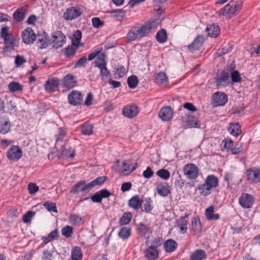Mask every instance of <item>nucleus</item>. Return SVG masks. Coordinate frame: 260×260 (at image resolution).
I'll return each mask as SVG.
<instances>
[{
	"label": "nucleus",
	"instance_id": "a19ab883",
	"mask_svg": "<svg viewBox=\"0 0 260 260\" xmlns=\"http://www.w3.org/2000/svg\"><path fill=\"white\" fill-rule=\"evenodd\" d=\"M81 132L83 135H90L93 133V126L89 123L86 122L81 126Z\"/></svg>",
	"mask_w": 260,
	"mask_h": 260
},
{
	"label": "nucleus",
	"instance_id": "37998d69",
	"mask_svg": "<svg viewBox=\"0 0 260 260\" xmlns=\"http://www.w3.org/2000/svg\"><path fill=\"white\" fill-rule=\"evenodd\" d=\"M25 13V10L24 9L19 8L14 13V19L17 22H20L24 19Z\"/></svg>",
	"mask_w": 260,
	"mask_h": 260
},
{
	"label": "nucleus",
	"instance_id": "9b49d317",
	"mask_svg": "<svg viewBox=\"0 0 260 260\" xmlns=\"http://www.w3.org/2000/svg\"><path fill=\"white\" fill-rule=\"evenodd\" d=\"M204 42V37L203 35H198L191 44L187 46L189 51L193 53L199 50Z\"/></svg>",
	"mask_w": 260,
	"mask_h": 260
},
{
	"label": "nucleus",
	"instance_id": "2eb2a0df",
	"mask_svg": "<svg viewBox=\"0 0 260 260\" xmlns=\"http://www.w3.org/2000/svg\"><path fill=\"white\" fill-rule=\"evenodd\" d=\"M22 151L18 146H13L7 152L8 158L12 160H18L22 156Z\"/></svg>",
	"mask_w": 260,
	"mask_h": 260
},
{
	"label": "nucleus",
	"instance_id": "de8ad7c7",
	"mask_svg": "<svg viewBox=\"0 0 260 260\" xmlns=\"http://www.w3.org/2000/svg\"><path fill=\"white\" fill-rule=\"evenodd\" d=\"M108 180V177L106 176H101L96 178L89 183V186L90 188H92L95 185H100L103 184L105 182Z\"/></svg>",
	"mask_w": 260,
	"mask_h": 260
},
{
	"label": "nucleus",
	"instance_id": "20e7f679",
	"mask_svg": "<svg viewBox=\"0 0 260 260\" xmlns=\"http://www.w3.org/2000/svg\"><path fill=\"white\" fill-rule=\"evenodd\" d=\"M82 14L81 8L73 6L67 9L63 14V18L67 20H73L80 17Z\"/></svg>",
	"mask_w": 260,
	"mask_h": 260
},
{
	"label": "nucleus",
	"instance_id": "338daca9",
	"mask_svg": "<svg viewBox=\"0 0 260 260\" xmlns=\"http://www.w3.org/2000/svg\"><path fill=\"white\" fill-rule=\"evenodd\" d=\"M35 212L31 211H28L26 214H25L22 218V220L24 223L30 222L31 221V218L35 215Z\"/></svg>",
	"mask_w": 260,
	"mask_h": 260
},
{
	"label": "nucleus",
	"instance_id": "4c0bfd02",
	"mask_svg": "<svg viewBox=\"0 0 260 260\" xmlns=\"http://www.w3.org/2000/svg\"><path fill=\"white\" fill-rule=\"evenodd\" d=\"M228 131L232 135L238 136L241 133V126L238 123H230Z\"/></svg>",
	"mask_w": 260,
	"mask_h": 260
},
{
	"label": "nucleus",
	"instance_id": "1a4fd4ad",
	"mask_svg": "<svg viewBox=\"0 0 260 260\" xmlns=\"http://www.w3.org/2000/svg\"><path fill=\"white\" fill-rule=\"evenodd\" d=\"M36 40L38 48L41 49L47 48L50 44L49 37L45 31L41 34H38Z\"/></svg>",
	"mask_w": 260,
	"mask_h": 260
},
{
	"label": "nucleus",
	"instance_id": "423d86ee",
	"mask_svg": "<svg viewBox=\"0 0 260 260\" xmlns=\"http://www.w3.org/2000/svg\"><path fill=\"white\" fill-rule=\"evenodd\" d=\"M183 172L188 178L194 179L199 175V169L196 165L193 164H188L184 167Z\"/></svg>",
	"mask_w": 260,
	"mask_h": 260
},
{
	"label": "nucleus",
	"instance_id": "8fccbe9b",
	"mask_svg": "<svg viewBox=\"0 0 260 260\" xmlns=\"http://www.w3.org/2000/svg\"><path fill=\"white\" fill-rule=\"evenodd\" d=\"M132 215L131 213H124L119 219V223L121 225L128 224L131 221Z\"/></svg>",
	"mask_w": 260,
	"mask_h": 260
},
{
	"label": "nucleus",
	"instance_id": "e433bc0d",
	"mask_svg": "<svg viewBox=\"0 0 260 260\" xmlns=\"http://www.w3.org/2000/svg\"><path fill=\"white\" fill-rule=\"evenodd\" d=\"M155 38L156 41L159 43H164L167 42L168 39V34L165 29H161L156 33Z\"/></svg>",
	"mask_w": 260,
	"mask_h": 260
},
{
	"label": "nucleus",
	"instance_id": "603ef678",
	"mask_svg": "<svg viewBox=\"0 0 260 260\" xmlns=\"http://www.w3.org/2000/svg\"><path fill=\"white\" fill-rule=\"evenodd\" d=\"M78 48L72 45L67 47L64 49L65 55L68 57L74 56Z\"/></svg>",
	"mask_w": 260,
	"mask_h": 260
},
{
	"label": "nucleus",
	"instance_id": "6ab92c4d",
	"mask_svg": "<svg viewBox=\"0 0 260 260\" xmlns=\"http://www.w3.org/2000/svg\"><path fill=\"white\" fill-rule=\"evenodd\" d=\"M77 82L75 77L72 74H69L63 78L61 84L64 87L72 88L76 86Z\"/></svg>",
	"mask_w": 260,
	"mask_h": 260
},
{
	"label": "nucleus",
	"instance_id": "6e6d98bb",
	"mask_svg": "<svg viewBox=\"0 0 260 260\" xmlns=\"http://www.w3.org/2000/svg\"><path fill=\"white\" fill-rule=\"evenodd\" d=\"M61 234L67 238L71 237L73 233V229L72 226L66 225L61 229Z\"/></svg>",
	"mask_w": 260,
	"mask_h": 260
},
{
	"label": "nucleus",
	"instance_id": "f03ea898",
	"mask_svg": "<svg viewBox=\"0 0 260 260\" xmlns=\"http://www.w3.org/2000/svg\"><path fill=\"white\" fill-rule=\"evenodd\" d=\"M243 2L242 0H232L226 5L220 9L217 12L220 15H223L228 18L237 15L242 9Z\"/></svg>",
	"mask_w": 260,
	"mask_h": 260
},
{
	"label": "nucleus",
	"instance_id": "dca6fc26",
	"mask_svg": "<svg viewBox=\"0 0 260 260\" xmlns=\"http://www.w3.org/2000/svg\"><path fill=\"white\" fill-rule=\"evenodd\" d=\"M247 180L253 182H260V169L253 168L248 169L246 172Z\"/></svg>",
	"mask_w": 260,
	"mask_h": 260
},
{
	"label": "nucleus",
	"instance_id": "7ed1b4c3",
	"mask_svg": "<svg viewBox=\"0 0 260 260\" xmlns=\"http://www.w3.org/2000/svg\"><path fill=\"white\" fill-rule=\"evenodd\" d=\"M219 185V179L214 175H209L207 176L204 183L198 185L197 188L200 194L204 197L210 194L213 188Z\"/></svg>",
	"mask_w": 260,
	"mask_h": 260
},
{
	"label": "nucleus",
	"instance_id": "5701e85b",
	"mask_svg": "<svg viewBox=\"0 0 260 260\" xmlns=\"http://www.w3.org/2000/svg\"><path fill=\"white\" fill-rule=\"evenodd\" d=\"M156 190L158 194L163 197H167L171 192L170 186L168 183L165 182H160L157 185Z\"/></svg>",
	"mask_w": 260,
	"mask_h": 260
},
{
	"label": "nucleus",
	"instance_id": "c9c22d12",
	"mask_svg": "<svg viewBox=\"0 0 260 260\" xmlns=\"http://www.w3.org/2000/svg\"><path fill=\"white\" fill-rule=\"evenodd\" d=\"M192 229L196 233H200L202 231V224L199 217H193L191 219Z\"/></svg>",
	"mask_w": 260,
	"mask_h": 260
},
{
	"label": "nucleus",
	"instance_id": "864d4df0",
	"mask_svg": "<svg viewBox=\"0 0 260 260\" xmlns=\"http://www.w3.org/2000/svg\"><path fill=\"white\" fill-rule=\"evenodd\" d=\"M99 69L100 70V75L101 76V78L102 80L104 81L105 80L106 78L110 76V72L108 70L107 66H100Z\"/></svg>",
	"mask_w": 260,
	"mask_h": 260
},
{
	"label": "nucleus",
	"instance_id": "13d9d810",
	"mask_svg": "<svg viewBox=\"0 0 260 260\" xmlns=\"http://www.w3.org/2000/svg\"><path fill=\"white\" fill-rule=\"evenodd\" d=\"M222 144H223V148L225 149H231L234 146V142L230 138H225L222 141Z\"/></svg>",
	"mask_w": 260,
	"mask_h": 260
},
{
	"label": "nucleus",
	"instance_id": "f8f14e48",
	"mask_svg": "<svg viewBox=\"0 0 260 260\" xmlns=\"http://www.w3.org/2000/svg\"><path fill=\"white\" fill-rule=\"evenodd\" d=\"M68 99L70 104L73 106H78L82 102L83 96L79 91L74 90L69 94Z\"/></svg>",
	"mask_w": 260,
	"mask_h": 260
},
{
	"label": "nucleus",
	"instance_id": "a878e982",
	"mask_svg": "<svg viewBox=\"0 0 260 260\" xmlns=\"http://www.w3.org/2000/svg\"><path fill=\"white\" fill-rule=\"evenodd\" d=\"M142 200L138 195L133 197L128 201V206L135 210H137L142 207Z\"/></svg>",
	"mask_w": 260,
	"mask_h": 260
},
{
	"label": "nucleus",
	"instance_id": "79ce46f5",
	"mask_svg": "<svg viewBox=\"0 0 260 260\" xmlns=\"http://www.w3.org/2000/svg\"><path fill=\"white\" fill-rule=\"evenodd\" d=\"M72 260H82V253L81 249L79 247H75L73 248L71 252Z\"/></svg>",
	"mask_w": 260,
	"mask_h": 260
},
{
	"label": "nucleus",
	"instance_id": "f257e3e1",
	"mask_svg": "<svg viewBox=\"0 0 260 260\" xmlns=\"http://www.w3.org/2000/svg\"><path fill=\"white\" fill-rule=\"evenodd\" d=\"M158 21L157 19H154L145 23L138 29L132 28L127 35V39L129 41H133L138 38L146 36L152 29L156 27Z\"/></svg>",
	"mask_w": 260,
	"mask_h": 260
},
{
	"label": "nucleus",
	"instance_id": "052dcab7",
	"mask_svg": "<svg viewBox=\"0 0 260 260\" xmlns=\"http://www.w3.org/2000/svg\"><path fill=\"white\" fill-rule=\"evenodd\" d=\"M15 40L4 42L5 46L3 48L4 52H8L10 50L13 49L15 46Z\"/></svg>",
	"mask_w": 260,
	"mask_h": 260
},
{
	"label": "nucleus",
	"instance_id": "c756f323",
	"mask_svg": "<svg viewBox=\"0 0 260 260\" xmlns=\"http://www.w3.org/2000/svg\"><path fill=\"white\" fill-rule=\"evenodd\" d=\"M164 246L167 252H172L177 249L178 244L175 240L169 239L164 243Z\"/></svg>",
	"mask_w": 260,
	"mask_h": 260
},
{
	"label": "nucleus",
	"instance_id": "6e6552de",
	"mask_svg": "<svg viewBox=\"0 0 260 260\" xmlns=\"http://www.w3.org/2000/svg\"><path fill=\"white\" fill-rule=\"evenodd\" d=\"M253 197L248 193H242L239 199L240 205L244 208H251L254 203Z\"/></svg>",
	"mask_w": 260,
	"mask_h": 260
},
{
	"label": "nucleus",
	"instance_id": "393cba45",
	"mask_svg": "<svg viewBox=\"0 0 260 260\" xmlns=\"http://www.w3.org/2000/svg\"><path fill=\"white\" fill-rule=\"evenodd\" d=\"M144 253L148 260H156L158 258L159 251L157 249L148 247L144 251Z\"/></svg>",
	"mask_w": 260,
	"mask_h": 260
},
{
	"label": "nucleus",
	"instance_id": "c03bdc74",
	"mask_svg": "<svg viewBox=\"0 0 260 260\" xmlns=\"http://www.w3.org/2000/svg\"><path fill=\"white\" fill-rule=\"evenodd\" d=\"M131 235V229L125 226L121 228L118 233L119 237L123 240L127 239L130 237Z\"/></svg>",
	"mask_w": 260,
	"mask_h": 260
},
{
	"label": "nucleus",
	"instance_id": "4468645a",
	"mask_svg": "<svg viewBox=\"0 0 260 260\" xmlns=\"http://www.w3.org/2000/svg\"><path fill=\"white\" fill-rule=\"evenodd\" d=\"M174 115L173 109L170 106H166L161 108L159 112V117L163 121H170Z\"/></svg>",
	"mask_w": 260,
	"mask_h": 260
},
{
	"label": "nucleus",
	"instance_id": "9d476101",
	"mask_svg": "<svg viewBox=\"0 0 260 260\" xmlns=\"http://www.w3.org/2000/svg\"><path fill=\"white\" fill-rule=\"evenodd\" d=\"M60 84V80L56 78H49L46 81L44 88L48 92L52 93L58 90Z\"/></svg>",
	"mask_w": 260,
	"mask_h": 260
},
{
	"label": "nucleus",
	"instance_id": "bb28decb",
	"mask_svg": "<svg viewBox=\"0 0 260 260\" xmlns=\"http://www.w3.org/2000/svg\"><path fill=\"white\" fill-rule=\"evenodd\" d=\"M163 240L161 237H157L153 240H148L146 241L145 244L148 247L157 249V248L161 245Z\"/></svg>",
	"mask_w": 260,
	"mask_h": 260
},
{
	"label": "nucleus",
	"instance_id": "cd10ccee",
	"mask_svg": "<svg viewBox=\"0 0 260 260\" xmlns=\"http://www.w3.org/2000/svg\"><path fill=\"white\" fill-rule=\"evenodd\" d=\"M205 31L208 33V36L216 38L220 33V28L218 25L212 24L207 26Z\"/></svg>",
	"mask_w": 260,
	"mask_h": 260
},
{
	"label": "nucleus",
	"instance_id": "4be33fe9",
	"mask_svg": "<svg viewBox=\"0 0 260 260\" xmlns=\"http://www.w3.org/2000/svg\"><path fill=\"white\" fill-rule=\"evenodd\" d=\"M123 114L128 118L136 117L139 113L138 107L136 105L125 107L122 110Z\"/></svg>",
	"mask_w": 260,
	"mask_h": 260
},
{
	"label": "nucleus",
	"instance_id": "ea45409f",
	"mask_svg": "<svg viewBox=\"0 0 260 260\" xmlns=\"http://www.w3.org/2000/svg\"><path fill=\"white\" fill-rule=\"evenodd\" d=\"M107 55L105 52L102 53L100 55H99L96 59L95 61L94 62L95 64V67L99 68L100 66H107Z\"/></svg>",
	"mask_w": 260,
	"mask_h": 260
},
{
	"label": "nucleus",
	"instance_id": "39448f33",
	"mask_svg": "<svg viewBox=\"0 0 260 260\" xmlns=\"http://www.w3.org/2000/svg\"><path fill=\"white\" fill-rule=\"evenodd\" d=\"M22 40L26 45L32 44L36 39V35L30 27H27L22 32Z\"/></svg>",
	"mask_w": 260,
	"mask_h": 260
},
{
	"label": "nucleus",
	"instance_id": "774afa93",
	"mask_svg": "<svg viewBox=\"0 0 260 260\" xmlns=\"http://www.w3.org/2000/svg\"><path fill=\"white\" fill-rule=\"evenodd\" d=\"M52 256L53 251L48 250H44L43 252L42 259V260H51Z\"/></svg>",
	"mask_w": 260,
	"mask_h": 260
},
{
	"label": "nucleus",
	"instance_id": "473e14b6",
	"mask_svg": "<svg viewBox=\"0 0 260 260\" xmlns=\"http://www.w3.org/2000/svg\"><path fill=\"white\" fill-rule=\"evenodd\" d=\"M201 126L200 121L195 116H189L186 122V126L188 128H199Z\"/></svg>",
	"mask_w": 260,
	"mask_h": 260
},
{
	"label": "nucleus",
	"instance_id": "0e129e2a",
	"mask_svg": "<svg viewBox=\"0 0 260 260\" xmlns=\"http://www.w3.org/2000/svg\"><path fill=\"white\" fill-rule=\"evenodd\" d=\"M26 62V59L23 56L17 55L15 57V63L16 67H20Z\"/></svg>",
	"mask_w": 260,
	"mask_h": 260
},
{
	"label": "nucleus",
	"instance_id": "09e8293b",
	"mask_svg": "<svg viewBox=\"0 0 260 260\" xmlns=\"http://www.w3.org/2000/svg\"><path fill=\"white\" fill-rule=\"evenodd\" d=\"M8 89L11 92H14L22 90V87L19 83L13 81L8 85Z\"/></svg>",
	"mask_w": 260,
	"mask_h": 260
},
{
	"label": "nucleus",
	"instance_id": "f704fd0d",
	"mask_svg": "<svg viewBox=\"0 0 260 260\" xmlns=\"http://www.w3.org/2000/svg\"><path fill=\"white\" fill-rule=\"evenodd\" d=\"M206 254L204 250L202 249H197L195 250L191 255V260H204L206 258Z\"/></svg>",
	"mask_w": 260,
	"mask_h": 260
},
{
	"label": "nucleus",
	"instance_id": "412c9836",
	"mask_svg": "<svg viewBox=\"0 0 260 260\" xmlns=\"http://www.w3.org/2000/svg\"><path fill=\"white\" fill-rule=\"evenodd\" d=\"M89 188H91L89 186V183H86L84 181H81L75 184L71 190L70 193H78L79 192H83Z\"/></svg>",
	"mask_w": 260,
	"mask_h": 260
},
{
	"label": "nucleus",
	"instance_id": "b1692460",
	"mask_svg": "<svg viewBox=\"0 0 260 260\" xmlns=\"http://www.w3.org/2000/svg\"><path fill=\"white\" fill-rule=\"evenodd\" d=\"M229 73L226 71H222L219 77L216 79V83L218 87L224 86L229 84Z\"/></svg>",
	"mask_w": 260,
	"mask_h": 260
},
{
	"label": "nucleus",
	"instance_id": "69168bd1",
	"mask_svg": "<svg viewBox=\"0 0 260 260\" xmlns=\"http://www.w3.org/2000/svg\"><path fill=\"white\" fill-rule=\"evenodd\" d=\"M154 175V172L151 167H148L147 169L143 171L142 176L146 179H149Z\"/></svg>",
	"mask_w": 260,
	"mask_h": 260
},
{
	"label": "nucleus",
	"instance_id": "3c124183",
	"mask_svg": "<svg viewBox=\"0 0 260 260\" xmlns=\"http://www.w3.org/2000/svg\"><path fill=\"white\" fill-rule=\"evenodd\" d=\"M70 222L74 225H79L82 221V217L80 215L75 214H71L69 217Z\"/></svg>",
	"mask_w": 260,
	"mask_h": 260
},
{
	"label": "nucleus",
	"instance_id": "e2e57ef3",
	"mask_svg": "<svg viewBox=\"0 0 260 260\" xmlns=\"http://www.w3.org/2000/svg\"><path fill=\"white\" fill-rule=\"evenodd\" d=\"M231 77L233 82L237 83L241 81V77H240L239 72L237 70L232 72Z\"/></svg>",
	"mask_w": 260,
	"mask_h": 260
},
{
	"label": "nucleus",
	"instance_id": "2f4dec72",
	"mask_svg": "<svg viewBox=\"0 0 260 260\" xmlns=\"http://www.w3.org/2000/svg\"><path fill=\"white\" fill-rule=\"evenodd\" d=\"M11 123L8 118L0 120V133L6 134L10 129Z\"/></svg>",
	"mask_w": 260,
	"mask_h": 260
},
{
	"label": "nucleus",
	"instance_id": "0eeeda50",
	"mask_svg": "<svg viewBox=\"0 0 260 260\" xmlns=\"http://www.w3.org/2000/svg\"><path fill=\"white\" fill-rule=\"evenodd\" d=\"M227 101V95L224 92H217L212 97V103L214 107L223 106Z\"/></svg>",
	"mask_w": 260,
	"mask_h": 260
},
{
	"label": "nucleus",
	"instance_id": "aec40b11",
	"mask_svg": "<svg viewBox=\"0 0 260 260\" xmlns=\"http://www.w3.org/2000/svg\"><path fill=\"white\" fill-rule=\"evenodd\" d=\"M188 214H186L185 216H181L176 220L175 224L179 228V233L181 234H184L186 232L188 223L186 219L188 218Z\"/></svg>",
	"mask_w": 260,
	"mask_h": 260
},
{
	"label": "nucleus",
	"instance_id": "49530a36",
	"mask_svg": "<svg viewBox=\"0 0 260 260\" xmlns=\"http://www.w3.org/2000/svg\"><path fill=\"white\" fill-rule=\"evenodd\" d=\"M127 82L129 88L134 89L138 86L139 80L136 75H133L128 77Z\"/></svg>",
	"mask_w": 260,
	"mask_h": 260
},
{
	"label": "nucleus",
	"instance_id": "a18cd8bd",
	"mask_svg": "<svg viewBox=\"0 0 260 260\" xmlns=\"http://www.w3.org/2000/svg\"><path fill=\"white\" fill-rule=\"evenodd\" d=\"M155 81L157 84L162 85L168 81V77L165 73L160 72L156 75Z\"/></svg>",
	"mask_w": 260,
	"mask_h": 260
},
{
	"label": "nucleus",
	"instance_id": "4d7b16f0",
	"mask_svg": "<svg viewBox=\"0 0 260 260\" xmlns=\"http://www.w3.org/2000/svg\"><path fill=\"white\" fill-rule=\"evenodd\" d=\"M244 143L241 142H238L234 147L231 149L232 154H238L243 150Z\"/></svg>",
	"mask_w": 260,
	"mask_h": 260
},
{
	"label": "nucleus",
	"instance_id": "7c9ffc66",
	"mask_svg": "<svg viewBox=\"0 0 260 260\" xmlns=\"http://www.w3.org/2000/svg\"><path fill=\"white\" fill-rule=\"evenodd\" d=\"M153 208L152 201L150 198H145L142 200L141 210L147 213L150 212Z\"/></svg>",
	"mask_w": 260,
	"mask_h": 260
},
{
	"label": "nucleus",
	"instance_id": "58836bf2",
	"mask_svg": "<svg viewBox=\"0 0 260 260\" xmlns=\"http://www.w3.org/2000/svg\"><path fill=\"white\" fill-rule=\"evenodd\" d=\"M58 231L57 229L50 233L47 236L42 237V239L46 244L51 241L57 239L58 237Z\"/></svg>",
	"mask_w": 260,
	"mask_h": 260
},
{
	"label": "nucleus",
	"instance_id": "ddd939ff",
	"mask_svg": "<svg viewBox=\"0 0 260 260\" xmlns=\"http://www.w3.org/2000/svg\"><path fill=\"white\" fill-rule=\"evenodd\" d=\"M66 42V37L60 31L54 32L52 35V46L58 48L61 47Z\"/></svg>",
	"mask_w": 260,
	"mask_h": 260
},
{
	"label": "nucleus",
	"instance_id": "a211bd4d",
	"mask_svg": "<svg viewBox=\"0 0 260 260\" xmlns=\"http://www.w3.org/2000/svg\"><path fill=\"white\" fill-rule=\"evenodd\" d=\"M75 152L74 149L72 148H67L62 146L60 148V150L57 152V155L59 158H73L75 156Z\"/></svg>",
	"mask_w": 260,
	"mask_h": 260
},
{
	"label": "nucleus",
	"instance_id": "f3484780",
	"mask_svg": "<svg viewBox=\"0 0 260 260\" xmlns=\"http://www.w3.org/2000/svg\"><path fill=\"white\" fill-rule=\"evenodd\" d=\"M137 231L139 236L148 239L152 232V229L148 225L140 222L137 225Z\"/></svg>",
	"mask_w": 260,
	"mask_h": 260
},
{
	"label": "nucleus",
	"instance_id": "72a5a7b5",
	"mask_svg": "<svg viewBox=\"0 0 260 260\" xmlns=\"http://www.w3.org/2000/svg\"><path fill=\"white\" fill-rule=\"evenodd\" d=\"M205 216L206 218L209 220H215L219 218V214H214V207L213 206H211L206 209Z\"/></svg>",
	"mask_w": 260,
	"mask_h": 260
},
{
	"label": "nucleus",
	"instance_id": "680f3d73",
	"mask_svg": "<svg viewBox=\"0 0 260 260\" xmlns=\"http://www.w3.org/2000/svg\"><path fill=\"white\" fill-rule=\"evenodd\" d=\"M66 135V129L64 127L58 128V133L56 136V141H62Z\"/></svg>",
	"mask_w": 260,
	"mask_h": 260
},
{
	"label": "nucleus",
	"instance_id": "c85d7f7f",
	"mask_svg": "<svg viewBox=\"0 0 260 260\" xmlns=\"http://www.w3.org/2000/svg\"><path fill=\"white\" fill-rule=\"evenodd\" d=\"M81 38V31L79 30H76L72 38V45L77 47L83 46V44L80 43Z\"/></svg>",
	"mask_w": 260,
	"mask_h": 260
},
{
	"label": "nucleus",
	"instance_id": "bf43d9fd",
	"mask_svg": "<svg viewBox=\"0 0 260 260\" xmlns=\"http://www.w3.org/2000/svg\"><path fill=\"white\" fill-rule=\"evenodd\" d=\"M43 205L48 211L50 212H53L54 213L57 212L55 203L46 202L44 203Z\"/></svg>",
	"mask_w": 260,
	"mask_h": 260
},
{
	"label": "nucleus",
	"instance_id": "5fc2aeb1",
	"mask_svg": "<svg viewBox=\"0 0 260 260\" xmlns=\"http://www.w3.org/2000/svg\"><path fill=\"white\" fill-rule=\"evenodd\" d=\"M156 175L164 180L168 179L170 177V173L167 170L161 169L156 172Z\"/></svg>",
	"mask_w": 260,
	"mask_h": 260
}]
</instances>
